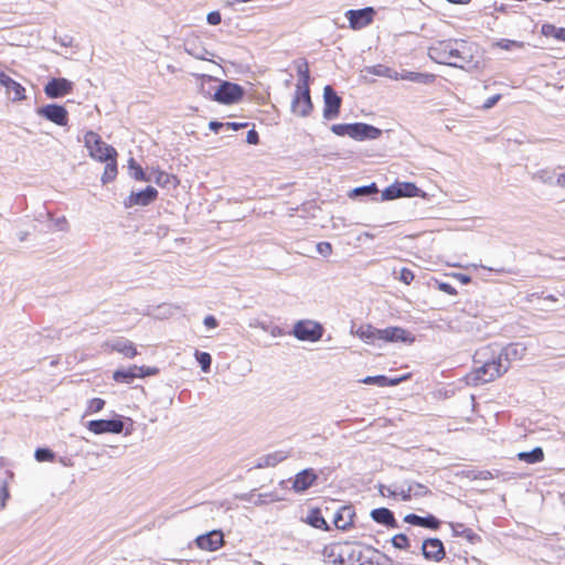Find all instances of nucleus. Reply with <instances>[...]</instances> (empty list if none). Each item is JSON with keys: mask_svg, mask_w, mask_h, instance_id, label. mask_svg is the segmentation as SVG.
Masks as SVG:
<instances>
[{"mask_svg": "<svg viewBox=\"0 0 565 565\" xmlns=\"http://www.w3.org/2000/svg\"><path fill=\"white\" fill-rule=\"evenodd\" d=\"M428 56L439 64L465 70L472 63L471 45L463 40L438 41L428 47Z\"/></svg>", "mask_w": 565, "mask_h": 565, "instance_id": "obj_1", "label": "nucleus"}, {"mask_svg": "<svg viewBox=\"0 0 565 565\" xmlns=\"http://www.w3.org/2000/svg\"><path fill=\"white\" fill-rule=\"evenodd\" d=\"M475 358L481 365L467 375V383L470 385L491 382L504 374L509 369V364L503 363L501 358H498L492 347H484L478 350Z\"/></svg>", "mask_w": 565, "mask_h": 565, "instance_id": "obj_2", "label": "nucleus"}, {"mask_svg": "<svg viewBox=\"0 0 565 565\" xmlns=\"http://www.w3.org/2000/svg\"><path fill=\"white\" fill-rule=\"evenodd\" d=\"M84 145L88 150V154L99 162L117 158V150L102 140L100 136L95 131H87L84 136Z\"/></svg>", "mask_w": 565, "mask_h": 565, "instance_id": "obj_3", "label": "nucleus"}, {"mask_svg": "<svg viewBox=\"0 0 565 565\" xmlns=\"http://www.w3.org/2000/svg\"><path fill=\"white\" fill-rule=\"evenodd\" d=\"M292 334L301 341L317 342L322 338L323 328L313 320H299L294 326Z\"/></svg>", "mask_w": 565, "mask_h": 565, "instance_id": "obj_4", "label": "nucleus"}, {"mask_svg": "<svg viewBox=\"0 0 565 565\" xmlns=\"http://www.w3.org/2000/svg\"><path fill=\"white\" fill-rule=\"evenodd\" d=\"M243 88L231 82H222L213 93V100L231 105L239 102L243 97Z\"/></svg>", "mask_w": 565, "mask_h": 565, "instance_id": "obj_5", "label": "nucleus"}, {"mask_svg": "<svg viewBox=\"0 0 565 565\" xmlns=\"http://www.w3.org/2000/svg\"><path fill=\"white\" fill-rule=\"evenodd\" d=\"M312 110L309 86L297 85L296 94L291 103V111L300 117H307Z\"/></svg>", "mask_w": 565, "mask_h": 565, "instance_id": "obj_6", "label": "nucleus"}, {"mask_svg": "<svg viewBox=\"0 0 565 565\" xmlns=\"http://www.w3.org/2000/svg\"><path fill=\"white\" fill-rule=\"evenodd\" d=\"M36 114L55 125L66 126L68 121V113L64 106L49 104L38 108Z\"/></svg>", "mask_w": 565, "mask_h": 565, "instance_id": "obj_7", "label": "nucleus"}, {"mask_svg": "<svg viewBox=\"0 0 565 565\" xmlns=\"http://www.w3.org/2000/svg\"><path fill=\"white\" fill-rule=\"evenodd\" d=\"M420 190L414 184L409 182L395 183L388 188H386L382 198L384 200H394L402 196H417Z\"/></svg>", "mask_w": 565, "mask_h": 565, "instance_id": "obj_8", "label": "nucleus"}, {"mask_svg": "<svg viewBox=\"0 0 565 565\" xmlns=\"http://www.w3.org/2000/svg\"><path fill=\"white\" fill-rule=\"evenodd\" d=\"M323 117L328 120L337 118L342 100L329 85L323 88Z\"/></svg>", "mask_w": 565, "mask_h": 565, "instance_id": "obj_9", "label": "nucleus"}, {"mask_svg": "<svg viewBox=\"0 0 565 565\" xmlns=\"http://www.w3.org/2000/svg\"><path fill=\"white\" fill-rule=\"evenodd\" d=\"M87 428L96 435L105 433L120 434L124 429V423L120 419H97L88 422Z\"/></svg>", "mask_w": 565, "mask_h": 565, "instance_id": "obj_10", "label": "nucleus"}, {"mask_svg": "<svg viewBox=\"0 0 565 565\" xmlns=\"http://www.w3.org/2000/svg\"><path fill=\"white\" fill-rule=\"evenodd\" d=\"M73 90V83L66 78H52L44 86V93L49 98H60Z\"/></svg>", "mask_w": 565, "mask_h": 565, "instance_id": "obj_11", "label": "nucleus"}, {"mask_svg": "<svg viewBox=\"0 0 565 565\" xmlns=\"http://www.w3.org/2000/svg\"><path fill=\"white\" fill-rule=\"evenodd\" d=\"M195 544L199 548L204 551H216L224 544L223 533L213 530L206 534L200 535L195 539Z\"/></svg>", "mask_w": 565, "mask_h": 565, "instance_id": "obj_12", "label": "nucleus"}, {"mask_svg": "<svg viewBox=\"0 0 565 565\" xmlns=\"http://www.w3.org/2000/svg\"><path fill=\"white\" fill-rule=\"evenodd\" d=\"M158 196V191L153 186H147L139 192H131L127 198L125 205L131 207L134 205L146 206L153 202Z\"/></svg>", "mask_w": 565, "mask_h": 565, "instance_id": "obj_13", "label": "nucleus"}, {"mask_svg": "<svg viewBox=\"0 0 565 565\" xmlns=\"http://www.w3.org/2000/svg\"><path fill=\"white\" fill-rule=\"evenodd\" d=\"M0 85L6 87V93L12 102H20L25 98L24 87L3 72H0Z\"/></svg>", "mask_w": 565, "mask_h": 565, "instance_id": "obj_14", "label": "nucleus"}, {"mask_svg": "<svg viewBox=\"0 0 565 565\" xmlns=\"http://www.w3.org/2000/svg\"><path fill=\"white\" fill-rule=\"evenodd\" d=\"M365 546L355 543H342V562L341 565H358L361 561Z\"/></svg>", "mask_w": 565, "mask_h": 565, "instance_id": "obj_15", "label": "nucleus"}, {"mask_svg": "<svg viewBox=\"0 0 565 565\" xmlns=\"http://www.w3.org/2000/svg\"><path fill=\"white\" fill-rule=\"evenodd\" d=\"M350 26L354 30L362 29L372 21L373 9L349 10L347 12Z\"/></svg>", "mask_w": 565, "mask_h": 565, "instance_id": "obj_16", "label": "nucleus"}, {"mask_svg": "<svg viewBox=\"0 0 565 565\" xmlns=\"http://www.w3.org/2000/svg\"><path fill=\"white\" fill-rule=\"evenodd\" d=\"M104 347L111 351L124 354L126 358H134L138 354L135 344L124 338L114 339L105 342Z\"/></svg>", "mask_w": 565, "mask_h": 565, "instance_id": "obj_17", "label": "nucleus"}, {"mask_svg": "<svg viewBox=\"0 0 565 565\" xmlns=\"http://www.w3.org/2000/svg\"><path fill=\"white\" fill-rule=\"evenodd\" d=\"M385 342H413L414 338L399 327L380 329V339Z\"/></svg>", "mask_w": 565, "mask_h": 565, "instance_id": "obj_18", "label": "nucleus"}, {"mask_svg": "<svg viewBox=\"0 0 565 565\" xmlns=\"http://www.w3.org/2000/svg\"><path fill=\"white\" fill-rule=\"evenodd\" d=\"M358 565H392L391 559L380 551L365 546Z\"/></svg>", "mask_w": 565, "mask_h": 565, "instance_id": "obj_19", "label": "nucleus"}, {"mask_svg": "<svg viewBox=\"0 0 565 565\" xmlns=\"http://www.w3.org/2000/svg\"><path fill=\"white\" fill-rule=\"evenodd\" d=\"M422 550L427 559L439 561L445 555L443 542L438 539L425 540Z\"/></svg>", "mask_w": 565, "mask_h": 565, "instance_id": "obj_20", "label": "nucleus"}, {"mask_svg": "<svg viewBox=\"0 0 565 565\" xmlns=\"http://www.w3.org/2000/svg\"><path fill=\"white\" fill-rule=\"evenodd\" d=\"M382 131L371 125L367 124H352L351 138L358 140L364 139H377L381 136Z\"/></svg>", "mask_w": 565, "mask_h": 565, "instance_id": "obj_21", "label": "nucleus"}, {"mask_svg": "<svg viewBox=\"0 0 565 565\" xmlns=\"http://www.w3.org/2000/svg\"><path fill=\"white\" fill-rule=\"evenodd\" d=\"M317 478L318 477L312 469H305L296 475L292 489L297 492L306 491L313 484Z\"/></svg>", "mask_w": 565, "mask_h": 565, "instance_id": "obj_22", "label": "nucleus"}, {"mask_svg": "<svg viewBox=\"0 0 565 565\" xmlns=\"http://www.w3.org/2000/svg\"><path fill=\"white\" fill-rule=\"evenodd\" d=\"M526 348L520 343L509 344L508 347L500 350L497 354L498 358H501L503 363H508L510 365L511 361L520 360L524 356Z\"/></svg>", "mask_w": 565, "mask_h": 565, "instance_id": "obj_23", "label": "nucleus"}, {"mask_svg": "<svg viewBox=\"0 0 565 565\" xmlns=\"http://www.w3.org/2000/svg\"><path fill=\"white\" fill-rule=\"evenodd\" d=\"M151 181L153 180L159 186L162 188H177L179 180L175 175L169 174L161 170H153L149 173Z\"/></svg>", "mask_w": 565, "mask_h": 565, "instance_id": "obj_24", "label": "nucleus"}, {"mask_svg": "<svg viewBox=\"0 0 565 565\" xmlns=\"http://www.w3.org/2000/svg\"><path fill=\"white\" fill-rule=\"evenodd\" d=\"M404 521L413 525L424 526L433 530L438 529L440 524V522L433 515L423 518L416 514H407L404 518Z\"/></svg>", "mask_w": 565, "mask_h": 565, "instance_id": "obj_25", "label": "nucleus"}, {"mask_svg": "<svg viewBox=\"0 0 565 565\" xmlns=\"http://www.w3.org/2000/svg\"><path fill=\"white\" fill-rule=\"evenodd\" d=\"M398 79L428 85L435 81V75L428 73L403 71L402 73H398Z\"/></svg>", "mask_w": 565, "mask_h": 565, "instance_id": "obj_26", "label": "nucleus"}, {"mask_svg": "<svg viewBox=\"0 0 565 565\" xmlns=\"http://www.w3.org/2000/svg\"><path fill=\"white\" fill-rule=\"evenodd\" d=\"M371 516L377 523L392 527L396 526V521L393 513L386 508L374 509L371 512Z\"/></svg>", "mask_w": 565, "mask_h": 565, "instance_id": "obj_27", "label": "nucleus"}, {"mask_svg": "<svg viewBox=\"0 0 565 565\" xmlns=\"http://www.w3.org/2000/svg\"><path fill=\"white\" fill-rule=\"evenodd\" d=\"M324 557L328 562L334 565H341L342 562V543H333L327 545L323 551Z\"/></svg>", "mask_w": 565, "mask_h": 565, "instance_id": "obj_28", "label": "nucleus"}, {"mask_svg": "<svg viewBox=\"0 0 565 565\" xmlns=\"http://www.w3.org/2000/svg\"><path fill=\"white\" fill-rule=\"evenodd\" d=\"M355 334L366 343H374L375 340L380 339V329L371 324H364L355 331Z\"/></svg>", "mask_w": 565, "mask_h": 565, "instance_id": "obj_29", "label": "nucleus"}, {"mask_svg": "<svg viewBox=\"0 0 565 565\" xmlns=\"http://www.w3.org/2000/svg\"><path fill=\"white\" fill-rule=\"evenodd\" d=\"M365 72L369 74H372V75L387 77L391 79L398 81V72H396L395 70H393L388 66H385L383 64L369 66L365 68Z\"/></svg>", "mask_w": 565, "mask_h": 565, "instance_id": "obj_30", "label": "nucleus"}, {"mask_svg": "<svg viewBox=\"0 0 565 565\" xmlns=\"http://www.w3.org/2000/svg\"><path fill=\"white\" fill-rule=\"evenodd\" d=\"M334 525L339 530H347L352 524V513L350 508H342L334 516Z\"/></svg>", "mask_w": 565, "mask_h": 565, "instance_id": "obj_31", "label": "nucleus"}, {"mask_svg": "<svg viewBox=\"0 0 565 565\" xmlns=\"http://www.w3.org/2000/svg\"><path fill=\"white\" fill-rule=\"evenodd\" d=\"M555 178H556V170H552L548 168L541 169L536 171L532 179L535 181H539L545 185L554 186L555 184Z\"/></svg>", "mask_w": 565, "mask_h": 565, "instance_id": "obj_32", "label": "nucleus"}, {"mask_svg": "<svg viewBox=\"0 0 565 565\" xmlns=\"http://www.w3.org/2000/svg\"><path fill=\"white\" fill-rule=\"evenodd\" d=\"M518 458L527 463H536L543 461L544 452L541 447H536L531 451L519 452Z\"/></svg>", "mask_w": 565, "mask_h": 565, "instance_id": "obj_33", "label": "nucleus"}, {"mask_svg": "<svg viewBox=\"0 0 565 565\" xmlns=\"http://www.w3.org/2000/svg\"><path fill=\"white\" fill-rule=\"evenodd\" d=\"M200 93L204 95L205 97L213 99V93L216 88L212 86L213 83L216 82V78L210 75H200Z\"/></svg>", "mask_w": 565, "mask_h": 565, "instance_id": "obj_34", "label": "nucleus"}, {"mask_svg": "<svg viewBox=\"0 0 565 565\" xmlns=\"http://www.w3.org/2000/svg\"><path fill=\"white\" fill-rule=\"evenodd\" d=\"M104 162H106V166L102 175V182L106 184L115 180L117 175V158L105 160Z\"/></svg>", "mask_w": 565, "mask_h": 565, "instance_id": "obj_35", "label": "nucleus"}, {"mask_svg": "<svg viewBox=\"0 0 565 565\" xmlns=\"http://www.w3.org/2000/svg\"><path fill=\"white\" fill-rule=\"evenodd\" d=\"M113 379H114V381H116L118 383L129 384L135 379H137V373H136V371H132V366H130L129 369H126V370L122 369V370L115 371L113 374Z\"/></svg>", "mask_w": 565, "mask_h": 565, "instance_id": "obj_36", "label": "nucleus"}, {"mask_svg": "<svg viewBox=\"0 0 565 565\" xmlns=\"http://www.w3.org/2000/svg\"><path fill=\"white\" fill-rule=\"evenodd\" d=\"M128 167L130 171V175L139 181H151V177L146 174L142 168L136 162L134 158H130L128 161Z\"/></svg>", "mask_w": 565, "mask_h": 565, "instance_id": "obj_37", "label": "nucleus"}, {"mask_svg": "<svg viewBox=\"0 0 565 565\" xmlns=\"http://www.w3.org/2000/svg\"><path fill=\"white\" fill-rule=\"evenodd\" d=\"M492 47H498L504 51H511L513 49H524L525 43L515 40L501 39L492 43Z\"/></svg>", "mask_w": 565, "mask_h": 565, "instance_id": "obj_38", "label": "nucleus"}, {"mask_svg": "<svg viewBox=\"0 0 565 565\" xmlns=\"http://www.w3.org/2000/svg\"><path fill=\"white\" fill-rule=\"evenodd\" d=\"M8 498V473L7 471L0 469V510L4 509Z\"/></svg>", "mask_w": 565, "mask_h": 565, "instance_id": "obj_39", "label": "nucleus"}, {"mask_svg": "<svg viewBox=\"0 0 565 565\" xmlns=\"http://www.w3.org/2000/svg\"><path fill=\"white\" fill-rule=\"evenodd\" d=\"M307 522L316 529L329 530V526L319 510L311 511L307 516Z\"/></svg>", "mask_w": 565, "mask_h": 565, "instance_id": "obj_40", "label": "nucleus"}, {"mask_svg": "<svg viewBox=\"0 0 565 565\" xmlns=\"http://www.w3.org/2000/svg\"><path fill=\"white\" fill-rule=\"evenodd\" d=\"M408 487L412 491V497L415 498H423L430 493V490L426 486L418 482H411Z\"/></svg>", "mask_w": 565, "mask_h": 565, "instance_id": "obj_41", "label": "nucleus"}, {"mask_svg": "<svg viewBox=\"0 0 565 565\" xmlns=\"http://www.w3.org/2000/svg\"><path fill=\"white\" fill-rule=\"evenodd\" d=\"M195 358H196L198 362L200 363V365L202 367V371L203 372H209L210 371V366H211V362H212L211 355L207 352L196 351L195 352Z\"/></svg>", "mask_w": 565, "mask_h": 565, "instance_id": "obj_42", "label": "nucleus"}, {"mask_svg": "<svg viewBox=\"0 0 565 565\" xmlns=\"http://www.w3.org/2000/svg\"><path fill=\"white\" fill-rule=\"evenodd\" d=\"M377 186L375 183H372L370 185L355 188L351 192V196H359V195H371L377 193Z\"/></svg>", "mask_w": 565, "mask_h": 565, "instance_id": "obj_43", "label": "nucleus"}, {"mask_svg": "<svg viewBox=\"0 0 565 565\" xmlns=\"http://www.w3.org/2000/svg\"><path fill=\"white\" fill-rule=\"evenodd\" d=\"M288 455L284 451H277L269 454L265 457L264 461L266 466H276L278 462L285 460Z\"/></svg>", "mask_w": 565, "mask_h": 565, "instance_id": "obj_44", "label": "nucleus"}, {"mask_svg": "<svg viewBox=\"0 0 565 565\" xmlns=\"http://www.w3.org/2000/svg\"><path fill=\"white\" fill-rule=\"evenodd\" d=\"M132 371H136L137 379H142L146 376H152L158 374L159 370L157 367H150V366H138L134 365Z\"/></svg>", "mask_w": 565, "mask_h": 565, "instance_id": "obj_45", "label": "nucleus"}, {"mask_svg": "<svg viewBox=\"0 0 565 565\" xmlns=\"http://www.w3.org/2000/svg\"><path fill=\"white\" fill-rule=\"evenodd\" d=\"M105 406V401L98 397L92 398L86 407V414H94L100 412Z\"/></svg>", "mask_w": 565, "mask_h": 565, "instance_id": "obj_46", "label": "nucleus"}, {"mask_svg": "<svg viewBox=\"0 0 565 565\" xmlns=\"http://www.w3.org/2000/svg\"><path fill=\"white\" fill-rule=\"evenodd\" d=\"M361 382L367 385L387 386V377L384 375L366 376Z\"/></svg>", "mask_w": 565, "mask_h": 565, "instance_id": "obj_47", "label": "nucleus"}, {"mask_svg": "<svg viewBox=\"0 0 565 565\" xmlns=\"http://www.w3.org/2000/svg\"><path fill=\"white\" fill-rule=\"evenodd\" d=\"M392 544L394 547L399 548V550H405L409 545L407 536L402 533L393 536Z\"/></svg>", "mask_w": 565, "mask_h": 565, "instance_id": "obj_48", "label": "nucleus"}, {"mask_svg": "<svg viewBox=\"0 0 565 565\" xmlns=\"http://www.w3.org/2000/svg\"><path fill=\"white\" fill-rule=\"evenodd\" d=\"M558 29L553 24L545 23L542 25L541 33L546 38L557 39Z\"/></svg>", "mask_w": 565, "mask_h": 565, "instance_id": "obj_49", "label": "nucleus"}, {"mask_svg": "<svg viewBox=\"0 0 565 565\" xmlns=\"http://www.w3.org/2000/svg\"><path fill=\"white\" fill-rule=\"evenodd\" d=\"M331 130L338 135V136H350L351 137V131H352V124H349V125H333L331 127Z\"/></svg>", "mask_w": 565, "mask_h": 565, "instance_id": "obj_50", "label": "nucleus"}, {"mask_svg": "<svg viewBox=\"0 0 565 565\" xmlns=\"http://www.w3.org/2000/svg\"><path fill=\"white\" fill-rule=\"evenodd\" d=\"M317 252L320 255L328 257L332 254V245L329 242H320L317 244Z\"/></svg>", "mask_w": 565, "mask_h": 565, "instance_id": "obj_51", "label": "nucleus"}, {"mask_svg": "<svg viewBox=\"0 0 565 565\" xmlns=\"http://www.w3.org/2000/svg\"><path fill=\"white\" fill-rule=\"evenodd\" d=\"M414 273L408 268H402L398 279L406 285H409L414 280Z\"/></svg>", "mask_w": 565, "mask_h": 565, "instance_id": "obj_52", "label": "nucleus"}, {"mask_svg": "<svg viewBox=\"0 0 565 565\" xmlns=\"http://www.w3.org/2000/svg\"><path fill=\"white\" fill-rule=\"evenodd\" d=\"M54 455L49 449H38L35 451V458L38 461H46L53 459Z\"/></svg>", "mask_w": 565, "mask_h": 565, "instance_id": "obj_53", "label": "nucleus"}, {"mask_svg": "<svg viewBox=\"0 0 565 565\" xmlns=\"http://www.w3.org/2000/svg\"><path fill=\"white\" fill-rule=\"evenodd\" d=\"M379 492L383 497H390V498L397 497V488L392 489L391 487H386L384 484L379 486Z\"/></svg>", "mask_w": 565, "mask_h": 565, "instance_id": "obj_54", "label": "nucleus"}, {"mask_svg": "<svg viewBox=\"0 0 565 565\" xmlns=\"http://www.w3.org/2000/svg\"><path fill=\"white\" fill-rule=\"evenodd\" d=\"M436 285H437V288L445 294H448L451 296L457 294V290L448 282L436 281Z\"/></svg>", "mask_w": 565, "mask_h": 565, "instance_id": "obj_55", "label": "nucleus"}, {"mask_svg": "<svg viewBox=\"0 0 565 565\" xmlns=\"http://www.w3.org/2000/svg\"><path fill=\"white\" fill-rule=\"evenodd\" d=\"M207 23L211 25H217L221 23L222 18L218 11H212L206 17Z\"/></svg>", "mask_w": 565, "mask_h": 565, "instance_id": "obj_56", "label": "nucleus"}, {"mask_svg": "<svg viewBox=\"0 0 565 565\" xmlns=\"http://www.w3.org/2000/svg\"><path fill=\"white\" fill-rule=\"evenodd\" d=\"M298 73H299L300 79H299L297 85L309 86L308 85V81H309V70H308V67L306 66L305 68H299Z\"/></svg>", "mask_w": 565, "mask_h": 565, "instance_id": "obj_57", "label": "nucleus"}, {"mask_svg": "<svg viewBox=\"0 0 565 565\" xmlns=\"http://www.w3.org/2000/svg\"><path fill=\"white\" fill-rule=\"evenodd\" d=\"M554 186L565 189V170L556 171L555 184Z\"/></svg>", "mask_w": 565, "mask_h": 565, "instance_id": "obj_58", "label": "nucleus"}, {"mask_svg": "<svg viewBox=\"0 0 565 565\" xmlns=\"http://www.w3.org/2000/svg\"><path fill=\"white\" fill-rule=\"evenodd\" d=\"M397 497H401V499L403 501H409L413 498L412 497V491H411L409 487L407 486L406 489H404V488L398 489L397 488Z\"/></svg>", "mask_w": 565, "mask_h": 565, "instance_id": "obj_59", "label": "nucleus"}, {"mask_svg": "<svg viewBox=\"0 0 565 565\" xmlns=\"http://www.w3.org/2000/svg\"><path fill=\"white\" fill-rule=\"evenodd\" d=\"M501 98V95L500 94H497L494 96H491L489 97L484 104H483V109H490L492 108Z\"/></svg>", "mask_w": 565, "mask_h": 565, "instance_id": "obj_60", "label": "nucleus"}, {"mask_svg": "<svg viewBox=\"0 0 565 565\" xmlns=\"http://www.w3.org/2000/svg\"><path fill=\"white\" fill-rule=\"evenodd\" d=\"M246 141L249 143V145H257L258 141H259V137H258V134L255 131V130H249L247 132V136H246Z\"/></svg>", "mask_w": 565, "mask_h": 565, "instance_id": "obj_61", "label": "nucleus"}, {"mask_svg": "<svg viewBox=\"0 0 565 565\" xmlns=\"http://www.w3.org/2000/svg\"><path fill=\"white\" fill-rule=\"evenodd\" d=\"M203 323L205 327H207L210 329H214L218 326V322L214 316H206L203 320Z\"/></svg>", "mask_w": 565, "mask_h": 565, "instance_id": "obj_62", "label": "nucleus"}, {"mask_svg": "<svg viewBox=\"0 0 565 565\" xmlns=\"http://www.w3.org/2000/svg\"><path fill=\"white\" fill-rule=\"evenodd\" d=\"M452 277L459 280L461 284L467 285L471 281V278L465 274L455 273L452 274Z\"/></svg>", "mask_w": 565, "mask_h": 565, "instance_id": "obj_63", "label": "nucleus"}, {"mask_svg": "<svg viewBox=\"0 0 565 565\" xmlns=\"http://www.w3.org/2000/svg\"><path fill=\"white\" fill-rule=\"evenodd\" d=\"M457 533L465 536L469 541H473V539L476 537V534L469 529H463L461 532Z\"/></svg>", "mask_w": 565, "mask_h": 565, "instance_id": "obj_64", "label": "nucleus"}]
</instances>
